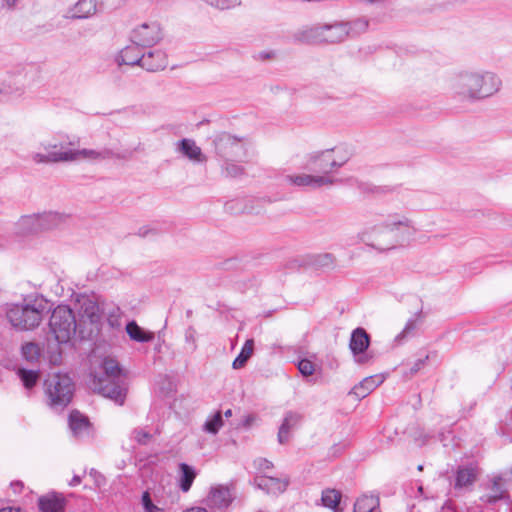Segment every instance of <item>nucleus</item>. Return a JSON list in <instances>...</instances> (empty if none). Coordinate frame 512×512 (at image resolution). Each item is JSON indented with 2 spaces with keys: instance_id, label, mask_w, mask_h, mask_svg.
Instances as JSON below:
<instances>
[{
  "instance_id": "nucleus-22",
  "label": "nucleus",
  "mask_w": 512,
  "mask_h": 512,
  "mask_svg": "<svg viewBox=\"0 0 512 512\" xmlns=\"http://www.w3.org/2000/svg\"><path fill=\"white\" fill-rule=\"evenodd\" d=\"M383 381L384 376L381 374L366 377L359 384L355 385L350 393L355 395L358 399L365 398L382 384Z\"/></svg>"
},
{
  "instance_id": "nucleus-20",
  "label": "nucleus",
  "mask_w": 512,
  "mask_h": 512,
  "mask_svg": "<svg viewBox=\"0 0 512 512\" xmlns=\"http://www.w3.org/2000/svg\"><path fill=\"white\" fill-rule=\"evenodd\" d=\"M255 485L257 488L271 494H280L283 493L288 485V478H275L271 476H259L255 478Z\"/></svg>"
},
{
  "instance_id": "nucleus-26",
  "label": "nucleus",
  "mask_w": 512,
  "mask_h": 512,
  "mask_svg": "<svg viewBox=\"0 0 512 512\" xmlns=\"http://www.w3.org/2000/svg\"><path fill=\"white\" fill-rule=\"evenodd\" d=\"M478 470L475 466H460L456 471L455 489H462L474 484L477 480Z\"/></svg>"
},
{
  "instance_id": "nucleus-57",
  "label": "nucleus",
  "mask_w": 512,
  "mask_h": 512,
  "mask_svg": "<svg viewBox=\"0 0 512 512\" xmlns=\"http://www.w3.org/2000/svg\"><path fill=\"white\" fill-rule=\"evenodd\" d=\"M224 415H225V417H227V418H228V417H231V416H232V410H231V409L226 410V411L224 412Z\"/></svg>"
},
{
  "instance_id": "nucleus-18",
  "label": "nucleus",
  "mask_w": 512,
  "mask_h": 512,
  "mask_svg": "<svg viewBox=\"0 0 512 512\" xmlns=\"http://www.w3.org/2000/svg\"><path fill=\"white\" fill-rule=\"evenodd\" d=\"M79 314L91 324H98L102 315L97 302L90 296L81 295L77 298Z\"/></svg>"
},
{
  "instance_id": "nucleus-51",
  "label": "nucleus",
  "mask_w": 512,
  "mask_h": 512,
  "mask_svg": "<svg viewBox=\"0 0 512 512\" xmlns=\"http://www.w3.org/2000/svg\"><path fill=\"white\" fill-rule=\"evenodd\" d=\"M19 0H3L2 1V7L7 9H13Z\"/></svg>"
},
{
  "instance_id": "nucleus-29",
  "label": "nucleus",
  "mask_w": 512,
  "mask_h": 512,
  "mask_svg": "<svg viewBox=\"0 0 512 512\" xmlns=\"http://www.w3.org/2000/svg\"><path fill=\"white\" fill-rule=\"evenodd\" d=\"M37 215L39 232L58 227L63 222V217L56 212H45Z\"/></svg>"
},
{
  "instance_id": "nucleus-2",
  "label": "nucleus",
  "mask_w": 512,
  "mask_h": 512,
  "mask_svg": "<svg viewBox=\"0 0 512 512\" xmlns=\"http://www.w3.org/2000/svg\"><path fill=\"white\" fill-rule=\"evenodd\" d=\"M103 375L94 376L91 388L94 392L111 399L118 405H123L126 399L127 386L116 360L106 358L102 364Z\"/></svg>"
},
{
  "instance_id": "nucleus-6",
  "label": "nucleus",
  "mask_w": 512,
  "mask_h": 512,
  "mask_svg": "<svg viewBox=\"0 0 512 512\" xmlns=\"http://www.w3.org/2000/svg\"><path fill=\"white\" fill-rule=\"evenodd\" d=\"M48 326L49 333L58 344L69 343L77 329L73 310L67 305H58L51 313Z\"/></svg>"
},
{
  "instance_id": "nucleus-45",
  "label": "nucleus",
  "mask_w": 512,
  "mask_h": 512,
  "mask_svg": "<svg viewBox=\"0 0 512 512\" xmlns=\"http://www.w3.org/2000/svg\"><path fill=\"white\" fill-rule=\"evenodd\" d=\"M185 340L187 343L192 344L193 350L196 349V330L194 327L189 326L185 330Z\"/></svg>"
},
{
  "instance_id": "nucleus-16",
  "label": "nucleus",
  "mask_w": 512,
  "mask_h": 512,
  "mask_svg": "<svg viewBox=\"0 0 512 512\" xmlns=\"http://www.w3.org/2000/svg\"><path fill=\"white\" fill-rule=\"evenodd\" d=\"M323 43L339 44L348 38V27L344 21L323 23Z\"/></svg>"
},
{
  "instance_id": "nucleus-3",
  "label": "nucleus",
  "mask_w": 512,
  "mask_h": 512,
  "mask_svg": "<svg viewBox=\"0 0 512 512\" xmlns=\"http://www.w3.org/2000/svg\"><path fill=\"white\" fill-rule=\"evenodd\" d=\"M49 311L48 302L41 297H35L10 307L7 318L15 328L31 330L39 326Z\"/></svg>"
},
{
  "instance_id": "nucleus-27",
  "label": "nucleus",
  "mask_w": 512,
  "mask_h": 512,
  "mask_svg": "<svg viewBox=\"0 0 512 512\" xmlns=\"http://www.w3.org/2000/svg\"><path fill=\"white\" fill-rule=\"evenodd\" d=\"M43 149L46 153H34L32 154V160L35 163H60L61 161L50 160V155L58 154L63 152H69L70 149H67L62 143H52L47 142L42 144Z\"/></svg>"
},
{
  "instance_id": "nucleus-41",
  "label": "nucleus",
  "mask_w": 512,
  "mask_h": 512,
  "mask_svg": "<svg viewBox=\"0 0 512 512\" xmlns=\"http://www.w3.org/2000/svg\"><path fill=\"white\" fill-rule=\"evenodd\" d=\"M132 438L140 445H147L152 439V434L142 429H135L132 432Z\"/></svg>"
},
{
  "instance_id": "nucleus-25",
  "label": "nucleus",
  "mask_w": 512,
  "mask_h": 512,
  "mask_svg": "<svg viewBox=\"0 0 512 512\" xmlns=\"http://www.w3.org/2000/svg\"><path fill=\"white\" fill-rule=\"evenodd\" d=\"M69 427L75 437L89 435L90 422L86 416L74 410L69 415Z\"/></svg>"
},
{
  "instance_id": "nucleus-50",
  "label": "nucleus",
  "mask_w": 512,
  "mask_h": 512,
  "mask_svg": "<svg viewBox=\"0 0 512 512\" xmlns=\"http://www.w3.org/2000/svg\"><path fill=\"white\" fill-rule=\"evenodd\" d=\"M415 328H416V322H415V320H412V319H411V320H409V321L406 323V325H405V327H404L403 331H402V332L397 336V339H398V338H403V337H405L407 334H409V333H410L411 331H413Z\"/></svg>"
},
{
  "instance_id": "nucleus-46",
  "label": "nucleus",
  "mask_w": 512,
  "mask_h": 512,
  "mask_svg": "<svg viewBox=\"0 0 512 512\" xmlns=\"http://www.w3.org/2000/svg\"><path fill=\"white\" fill-rule=\"evenodd\" d=\"M254 463H255L257 469L261 472H264L266 470L273 468V463L265 458H259V459L255 460Z\"/></svg>"
},
{
  "instance_id": "nucleus-33",
  "label": "nucleus",
  "mask_w": 512,
  "mask_h": 512,
  "mask_svg": "<svg viewBox=\"0 0 512 512\" xmlns=\"http://www.w3.org/2000/svg\"><path fill=\"white\" fill-rule=\"evenodd\" d=\"M379 498L376 496L364 495L357 499L354 504V512H380Z\"/></svg>"
},
{
  "instance_id": "nucleus-32",
  "label": "nucleus",
  "mask_w": 512,
  "mask_h": 512,
  "mask_svg": "<svg viewBox=\"0 0 512 512\" xmlns=\"http://www.w3.org/2000/svg\"><path fill=\"white\" fill-rule=\"evenodd\" d=\"M329 150L333 152L331 158L335 162L334 167L336 170L344 166L353 155L352 148L348 145H339Z\"/></svg>"
},
{
  "instance_id": "nucleus-10",
  "label": "nucleus",
  "mask_w": 512,
  "mask_h": 512,
  "mask_svg": "<svg viewBox=\"0 0 512 512\" xmlns=\"http://www.w3.org/2000/svg\"><path fill=\"white\" fill-rule=\"evenodd\" d=\"M50 160L54 161H77L80 159H87L91 161H103L111 158H121V156L115 153L112 149L102 148L100 150L94 149H81V150H69V152H63L58 154L50 155Z\"/></svg>"
},
{
  "instance_id": "nucleus-37",
  "label": "nucleus",
  "mask_w": 512,
  "mask_h": 512,
  "mask_svg": "<svg viewBox=\"0 0 512 512\" xmlns=\"http://www.w3.org/2000/svg\"><path fill=\"white\" fill-rule=\"evenodd\" d=\"M341 500V493L336 489H326L322 492L323 505L335 509Z\"/></svg>"
},
{
  "instance_id": "nucleus-54",
  "label": "nucleus",
  "mask_w": 512,
  "mask_h": 512,
  "mask_svg": "<svg viewBox=\"0 0 512 512\" xmlns=\"http://www.w3.org/2000/svg\"><path fill=\"white\" fill-rule=\"evenodd\" d=\"M0 512H22L20 508L15 507H4L0 509Z\"/></svg>"
},
{
  "instance_id": "nucleus-28",
  "label": "nucleus",
  "mask_w": 512,
  "mask_h": 512,
  "mask_svg": "<svg viewBox=\"0 0 512 512\" xmlns=\"http://www.w3.org/2000/svg\"><path fill=\"white\" fill-rule=\"evenodd\" d=\"M96 12V0H79L73 8L68 11L66 17L72 19H84Z\"/></svg>"
},
{
  "instance_id": "nucleus-44",
  "label": "nucleus",
  "mask_w": 512,
  "mask_h": 512,
  "mask_svg": "<svg viewBox=\"0 0 512 512\" xmlns=\"http://www.w3.org/2000/svg\"><path fill=\"white\" fill-rule=\"evenodd\" d=\"M335 257L331 253H324L317 256L316 263L320 266H330L334 263Z\"/></svg>"
},
{
  "instance_id": "nucleus-7",
  "label": "nucleus",
  "mask_w": 512,
  "mask_h": 512,
  "mask_svg": "<svg viewBox=\"0 0 512 512\" xmlns=\"http://www.w3.org/2000/svg\"><path fill=\"white\" fill-rule=\"evenodd\" d=\"M215 154L223 160H233L245 154L246 139L226 131L215 133L211 137Z\"/></svg>"
},
{
  "instance_id": "nucleus-30",
  "label": "nucleus",
  "mask_w": 512,
  "mask_h": 512,
  "mask_svg": "<svg viewBox=\"0 0 512 512\" xmlns=\"http://www.w3.org/2000/svg\"><path fill=\"white\" fill-rule=\"evenodd\" d=\"M16 232L19 235H27L39 232L37 215L22 216L16 223Z\"/></svg>"
},
{
  "instance_id": "nucleus-13",
  "label": "nucleus",
  "mask_w": 512,
  "mask_h": 512,
  "mask_svg": "<svg viewBox=\"0 0 512 512\" xmlns=\"http://www.w3.org/2000/svg\"><path fill=\"white\" fill-rule=\"evenodd\" d=\"M283 182L298 188L319 189L324 186H332L336 180L331 176H315L301 173L285 175Z\"/></svg>"
},
{
  "instance_id": "nucleus-5",
  "label": "nucleus",
  "mask_w": 512,
  "mask_h": 512,
  "mask_svg": "<svg viewBox=\"0 0 512 512\" xmlns=\"http://www.w3.org/2000/svg\"><path fill=\"white\" fill-rule=\"evenodd\" d=\"M44 388L49 406L56 410L64 409L71 402L74 394V383L67 374L48 375Z\"/></svg>"
},
{
  "instance_id": "nucleus-34",
  "label": "nucleus",
  "mask_w": 512,
  "mask_h": 512,
  "mask_svg": "<svg viewBox=\"0 0 512 512\" xmlns=\"http://www.w3.org/2000/svg\"><path fill=\"white\" fill-rule=\"evenodd\" d=\"M179 469L181 472L180 476V488L183 492H188L192 486V483L196 477V472L193 467L189 466L186 463H181L179 465Z\"/></svg>"
},
{
  "instance_id": "nucleus-42",
  "label": "nucleus",
  "mask_w": 512,
  "mask_h": 512,
  "mask_svg": "<svg viewBox=\"0 0 512 512\" xmlns=\"http://www.w3.org/2000/svg\"><path fill=\"white\" fill-rule=\"evenodd\" d=\"M298 370L303 376H311L315 371L313 362L308 359H302L298 363Z\"/></svg>"
},
{
  "instance_id": "nucleus-9",
  "label": "nucleus",
  "mask_w": 512,
  "mask_h": 512,
  "mask_svg": "<svg viewBox=\"0 0 512 512\" xmlns=\"http://www.w3.org/2000/svg\"><path fill=\"white\" fill-rule=\"evenodd\" d=\"M389 235L394 249L408 243L417 232L411 219L399 214H391L386 218Z\"/></svg>"
},
{
  "instance_id": "nucleus-8",
  "label": "nucleus",
  "mask_w": 512,
  "mask_h": 512,
  "mask_svg": "<svg viewBox=\"0 0 512 512\" xmlns=\"http://www.w3.org/2000/svg\"><path fill=\"white\" fill-rule=\"evenodd\" d=\"M357 237L360 242L378 250L379 252H386L394 249L386 219L373 226L366 227L358 233Z\"/></svg>"
},
{
  "instance_id": "nucleus-35",
  "label": "nucleus",
  "mask_w": 512,
  "mask_h": 512,
  "mask_svg": "<svg viewBox=\"0 0 512 512\" xmlns=\"http://www.w3.org/2000/svg\"><path fill=\"white\" fill-rule=\"evenodd\" d=\"M254 351V341L253 339H248L245 341L239 355L233 361V368L240 369L245 366L248 359L252 356Z\"/></svg>"
},
{
  "instance_id": "nucleus-11",
  "label": "nucleus",
  "mask_w": 512,
  "mask_h": 512,
  "mask_svg": "<svg viewBox=\"0 0 512 512\" xmlns=\"http://www.w3.org/2000/svg\"><path fill=\"white\" fill-rule=\"evenodd\" d=\"M162 39V29L156 22L143 23L131 32V41L141 48L152 47Z\"/></svg>"
},
{
  "instance_id": "nucleus-12",
  "label": "nucleus",
  "mask_w": 512,
  "mask_h": 512,
  "mask_svg": "<svg viewBox=\"0 0 512 512\" xmlns=\"http://www.w3.org/2000/svg\"><path fill=\"white\" fill-rule=\"evenodd\" d=\"M370 345V336L364 328L358 327L351 333L349 348L357 364L364 365L372 361L373 355L366 353Z\"/></svg>"
},
{
  "instance_id": "nucleus-15",
  "label": "nucleus",
  "mask_w": 512,
  "mask_h": 512,
  "mask_svg": "<svg viewBox=\"0 0 512 512\" xmlns=\"http://www.w3.org/2000/svg\"><path fill=\"white\" fill-rule=\"evenodd\" d=\"M322 36L323 23L302 26L292 34L293 40L302 44H324Z\"/></svg>"
},
{
  "instance_id": "nucleus-52",
  "label": "nucleus",
  "mask_w": 512,
  "mask_h": 512,
  "mask_svg": "<svg viewBox=\"0 0 512 512\" xmlns=\"http://www.w3.org/2000/svg\"><path fill=\"white\" fill-rule=\"evenodd\" d=\"M152 232H154V230L147 227H142L139 229V235L142 237H146L149 233Z\"/></svg>"
},
{
  "instance_id": "nucleus-4",
  "label": "nucleus",
  "mask_w": 512,
  "mask_h": 512,
  "mask_svg": "<svg viewBox=\"0 0 512 512\" xmlns=\"http://www.w3.org/2000/svg\"><path fill=\"white\" fill-rule=\"evenodd\" d=\"M115 60L119 66L138 65L151 72L163 70L168 64L167 56L162 50H154L144 54L142 48L133 42L123 48Z\"/></svg>"
},
{
  "instance_id": "nucleus-55",
  "label": "nucleus",
  "mask_w": 512,
  "mask_h": 512,
  "mask_svg": "<svg viewBox=\"0 0 512 512\" xmlns=\"http://www.w3.org/2000/svg\"><path fill=\"white\" fill-rule=\"evenodd\" d=\"M184 512H208V511L202 507H192L190 509L185 510Z\"/></svg>"
},
{
  "instance_id": "nucleus-58",
  "label": "nucleus",
  "mask_w": 512,
  "mask_h": 512,
  "mask_svg": "<svg viewBox=\"0 0 512 512\" xmlns=\"http://www.w3.org/2000/svg\"><path fill=\"white\" fill-rule=\"evenodd\" d=\"M422 469H423V466H422V465H419V466H418V470H420V471H421Z\"/></svg>"
},
{
  "instance_id": "nucleus-38",
  "label": "nucleus",
  "mask_w": 512,
  "mask_h": 512,
  "mask_svg": "<svg viewBox=\"0 0 512 512\" xmlns=\"http://www.w3.org/2000/svg\"><path fill=\"white\" fill-rule=\"evenodd\" d=\"M222 426V413L220 411H217L212 417L207 419V421L203 425V430L210 434H217Z\"/></svg>"
},
{
  "instance_id": "nucleus-19",
  "label": "nucleus",
  "mask_w": 512,
  "mask_h": 512,
  "mask_svg": "<svg viewBox=\"0 0 512 512\" xmlns=\"http://www.w3.org/2000/svg\"><path fill=\"white\" fill-rule=\"evenodd\" d=\"M207 505L214 508H227L233 501V495L228 486L212 487L207 497Z\"/></svg>"
},
{
  "instance_id": "nucleus-56",
  "label": "nucleus",
  "mask_w": 512,
  "mask_h": 512,
  "mask_svg": "<svg viewBox=\"0 0 512 512\" xmlns=\"http://www.w3.org/2000/svg\"><path fill=\"white\" fill-rule=\"evenodd\" d=\"M11 486L14 488L15 491L18 492H20L23 488V484L21 482L12 483Z\"/></svg>"
},
{
  "instance_id": "nucleus-14",
  "label": "nucleus",
  "mask_w": 512,
  "mask_h": 512,
  "mask_svg": "<svg viewBox=\"0 0 512 512\" xmlns=\"http://www.w3.org/2000/svg\"><path fill=\"white\" fill-rule=\"evenodd\" d=\"M333 152L330 150H322L314 152L309 155L306 168L314 173L315 176H330L331 173L336 171L332 160Z\"/></svg>"
},
{
  "instance_id": "nucleus-23",
  "label": "nucleus",
  "mask_w": 512,
  "mask_h": 512,
  "mask_svg": "<svg viewBox=\"0 0 512 512\" xmlns=\"http://www.w3.org/2000/svg\"><path fill=\"white\" fill-rule=\"evenodd\" d=\"M38 505L41 512H65L66 501L61 494L50 493L40 497Z\"/></svg>"
},
{
  "instance_id": "nucleus-1",
  "label": "nucleus",
  "mask_w": 512,
  "mask_h": 512,
  "mask_svg": "<svg viewBox=\"0 0 512 512\" xmlns=\"http://www.w3.org/2000/svg\"><path fill=\"white\" fill-rule=\"evenodd\" d=\"M502 85L501 79L490 71H462L454 76L452 90L463 99L475 101L488 98L497 93Z\"/></svg>"
},
{
  "instance_id": "nucleus-43",
  "label": "nucleus",
  "mask_w": 512,
  "mask_h": 512,
  "mask_svg": "<svg viewBox=\"0 0 512 512\" xmlns=\"http://www.w3.org/2000/svg\"><path fill=\"white\" fill-rule=\"evenodd\" d=\"M142 505L145 512H157L159 508L153 504L152 499L148 491H145L142 495Z\"/></svg>"
},
{
  "instance_id": "nucleus-53",
  "label": "nucleus",
  "mask_w": 512,
  "mask_h": 512,
  "mask_svg": "<svg viewBox=\"0 0 512 512\" xmlns=\"http://www.w3.org/2000/svg\"><path fill=\"white\" fill-rule=\"evenodd\" d=\"M80 482H81V477H80V476H78V475H75V476L71 479V481L69 482V485H70V486H77V485H79V484H80Z\"/></svg>"
},
{
  "instance_id": "nucleus-21",
  "label": "nucleus",
  "mask_w": 512,
  "mask_h": 512,
  "mask_svg": "<svg viewBox=\"0 0 512 512\" xmlns=\"http://www.w3.org/2000/svg\"><path fill=\"white\" fill-rule=\"evenodd\" d=\"M302 420V415L294 411L286 412L283 422L278 431V442L286 444L291 438V431L299 426Z\"/></svg>"
},
{
  "instance_id": "nucleus-49",
  "label": "nucleus",
  "mask_w": 512,
  "mask_h": 512,
  "mask_svg": "<svg viewBox=\"0 0 512 512\" xmlns=\"http://www.w3.org/2000/svg\"><path fill=\"white\" fill-rule=\"evenodd\" d=\"M119 312H120V309L116 308L115 311L109 315L108 323L111 327H119L120 326V322L118 319Z\"/></svg>"
},
{
  "instance_id": "nucleus-31",
  "label": "nucleus",
  "mask_w": 512,
  "mask_h": 512,
  "mask_svg": "<svg viewBox=\"0 0 512 512\" xmlns=\"http://www.w3.org/2000/svg\"><path fill=\"white\" fill-rule=\"evenodd\" d=\"M126 332L132 340L137 342H150L154 339L152 332L144 330L135 321H130L126 325Z\"/></svg>"
},
{
  "instance_id": "nucleus-36",
  "label": "nucleus",
  "mask_w": 512,
  "mask_h": 512,
  "mask_svg": "<svg viewBox=\"0 0 512 512\" xmlns=\"http://www.w3.org/2000/svg\"><path fill=\"white\" fill-rule=\"evenodd\" d=\"M348 27V38L358 36L367 31L369 21L365 18H358L350 22H346Z\"/></svg>"
},
{
  "instance_id": "nucleus-40",
  "label": "nucleus",
  "mask_w": 512,
  "mask_h": 512,
  "mask_svg": "<svg viewBox=\"0 0 512 512\" xmlns=\"http://www.w3.org/2000/svg\"><path fill=\"white\" fill-rule=\"evenodd\" d=\"M223 172L227 177H238L243 174V167L234 163L233 160H224Z\"/></svg>"
},
{
  "instance_id": "nucleus-48",
  "label": "nucleus",
  "mask_w": 512,
  "mask_h": 512,
  "mask_svg": "<svg viewBox=\"0 0 512 512\" xmlns=\"http://www.w3.org/2000/svg\"><path fill=\"white\" fill-rule=\"evenodd\" d=\"M428 358H429V356L426 355L424 358H420V359L416 360L410 369L411 374L417 373L422 367H424Z\"/></svg>"
},
{
  "instance_id": "nucleus-39",
  "label": "nucleus",
  "mask_w": 512,
  "mask_h": 512,
  "mask_svg": "<svg viewBox=\"0 0 512 512\" xmlns=\"http://www.w3.org/2000/svg\"><path fill=\"white\" fill-rule=\"evenodd\" d=\"M18 375L27 389L35 386L38 380V373L33 370L19 369Z\"/></svg>"
},
{
  "instance_id": "nucleus-17",
  "label": "nucleus",
  "mask_w": 512,
  "mask_h": 512,
  "mask_svg": "<svg viewBox=\"0 0 512 512\" xmlns=\"http://www.w3.org/2000/svg\"><path fill=\"white\" fill-rule=\"evenodd\" d=\"M486 489L489 490V492L480 498L481 501L485 503L494 504L499 500L509 499L506 482L501 475L494 476Z\"/></svg>"
},
{
  "instance_id": "nucleus-24",
  "label": "nucleus",
  "mask_w": 512,
  "mask_h": 512,
  "mask_svg": "<svg viewBox=\"0 0 512 512\" xmlns=\"http://www.w3.org/2000/svg\"><path fill=\"white\" fill-rule=\"evenodd\" d=\"M177 150L191 161L199 163L206 161V156L202 153L201 148L192 139L184 138L180 140L177 143Z\"/></svg>"
},
{
  "instance_id": "nucleus-47",
  "label": "nucleus",
  "mask_w": 512,
  "mask_h": 512,
  "mask_svg": "<svg viewBox=\"0 0 512 512\" xmlns=\"http://www.w3.org/2000/svg\"><path fill=\"white\" fill-rule=\"evenodd\" d=\"M37 345L34 343H27L22 347L23 354L26 358H33L34 354H37Z\"/></svg>"
}]
</instances>
